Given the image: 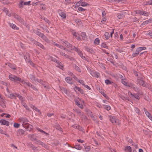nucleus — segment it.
<instances>
[{
	"label": "nucleus",
	"mask_w": 152,
	"mask_h": 152,
	"mask_svg": "<svg viewBox=\"0 0 152 152\" xmlns=\"http://www.w3.org/2000/svg\"><path fill=\"white\" fill-rule=\"evenodd\" d=\"M9 78L11 81L15 82H18L21 80V78L20 77L12 74L9 75Z\"/></svg>",
	"instance_id": "obj_2"
},
{
	"label": "nucleus",
	"mask_w": 152,
	"mask_h": 152,
	"mask_svg": "<svg viewBox=\"0 0 152 152\" xmlns=\"http://www.w3.org/2000/svg\"><path fill=\"white\" fill-rule=\"evenodd\" d=\"M28 63L30 64L31 66L33 67L35 66V64H34L31 60H29L28 61Z\"/></svg>",
	"instance_id": "obj_51"
},
{
	"label": "nucleus",
	"mask_w": 152,
	"mask_h": 152,
	"mask_svg": "<svg viewBox=\"0 0 152 152\" xmlns=\"http://www.w3.org/2000/svg\"><path fill=\"white\" fill-rule=\"evenodd\" d=\"M60 89L61 90L62 92L66 94H69V91H68L66 88H64L63 87H60Z\"/></svg>",
	"instance_id": "obj_22"
},
{
	"label": "nucleus",
	"mask_w": 152,
	"mask_h": 152,
	"mask_svg": "<svg viewBox=\"0 0 152 152\" xmlns=\"http://www.w3.org/2000/svg\"><path fill=\"white\" fill-rule=\"evenodd\" d=\"M9 24L10 26L13 29L18 30L19 29L15 24L11 23H9Z\"/></svg>",
	"instance_id": "obj_36"
},
{
	"label": "nucleus",
	"mask_w": 152,
	"mask_h": 152,
	"mask_svg": "<svg viewBox=\"0 0 152 152\" xmlns=\"http://www.w3.org/2000/svg\"><path fill=\"white\" fill-rule=\"evenodd\" d=\"M15 18L22 23H24V21L20 16L16 15H14Z\"/></svg>",
	"instance_id": "obj_11"
},
{
	"label": "nucleus",
	"mask_w": 152,
	"mask_h": 152,
	"mask_svg": "<svg viewBox=\"0 0 152 152\" xmlns=\"http://www.w3.org/2000/svg\"><path fill=\"white\" fill-rule=\"evenodd\" d=\"M100 93L106 98V99H108V97L107 96V95L105 94L104 92L101 91Z\"/></svg>",
	"instance_id": "obj_52"
},
{
	"label": "nucleus",
	"mask_w": 152,
	"mask_h": 152,
	"mask_svg": "<svg viewBox=\"0 0 152 152\" xmlns=\"http://www.w3.org/2000/svg\"><path fill=\"white\" fill-rule=\"evenodd\" d=\"M73 50H74L75 51L77 52L79 56L80 55H81V54L83 53L80 50L79 48L75 47V48H73Z\"/></svg>",
	"instance_id": "obj_20"
},
{
	"label": "nucleus",
	"mask_w": 152,
	"mask_h": 152,
	"mask_svg": "<svg viewBox=\"0 0 152 152\" xmlns=\"http://www.w3.org/2000/svg\"><path fill=\"white\" fill-rule=\"evenodd\" d=\"M57 64H58V65L57 66V67H58L61 69H63L64 65L61 62H60L59 61L58 63H57Z\"/></svg>",
	"instance_id": "obj_34"
},
{
	"label": "nucleus",
	"mask_w": 152,
	"mask_h": 152,
	"mask_svg": "<svg viewBox=\"0 0 152 152\" xmlns=\"http://www.w3.org/2000/svg\"><path fill=\"white\" fill-rule=\"evenodd\" d=\"M53 45H55L57 47H58V48H60L61 49H63L64 50H67L66 49V48H64V46L61 45H59L58 44L56 43L55 42L54 43V44H53Z\"/></svg>",
	"instance_id": "obj_24"
},
{
	"label": "nucleus",
	"mask_w": 152,
	"mask_h": 152,
	"mask_svg": "<svg viewBox=\"0 0 152 152\" xmlns=\"http://www.w3.org/2000/svg\"><path fill=\"white\" fill-rule=\"evenodd\" d=\"M79 5H81L83 7H85L89 6V4L83 1L82 0H80L76 4V6H78Z\"/></svg>",
	"instance_id": "obj_5"
},
{
	"label": "nucleus",
	"mask_w": 152,
	"mask_h": 152,
	"mask_svg": "<svg viewBox=\"0 0 152 152\" xmlns=\"http://www.w3.org/2000/svg\"><path fill=\"white\" fill-rule=\"evenodd\" d=\"M126 80V78H124V79L121 80V82L123 84L128 87L129 84H128L125 81V80Z\"/></svg>",
	"instance_id": "obj_38"
},
{
	"label": "nucleus",
	"mask_w": 152,
	"mask_h": 152,
	"mask_svg": "<svg viewBox=\"0 0 152 152\" xmlns=\"http://www.w3.org/2000/svg\"><path fill=\"white\" fill-rule=\"evenodd\" d=\"M31 1H29L27 2H25L23 1H21L18 4L19 7L20 8H22L23 7V5H29Z\"/></svg>",
	"instance_id": "obj_4"
},
{
	"label": "nucleus",
	"mask_w": 152,
	"mask_h": 152,
	"mask_svg": "<svg viewBox=\"0 0 152 152\" xmlns=\"http://www.w3.org/2000/svg\"><path fill=\"white\" fill-rule=\"evenodd\" d=\"M142 79L139 78L137 79V84H139V85H142L143 87H145V82Z\"/></svg>",
	"instance_id": "obj_6"
},
{
	"label": "nucleus",
	"mask_w": 152,
	"mask_h": 152,
	"mask_svg": "<svg viewBox=\"0 0 152 152\" xmlns=\"http://www.w3.org/2000/svg\"><path fill=\"white\" fill-rule=\"evenodd\" d=\"M34 33H35L37 35H38V36H39L40 37H41L42 36H43V34L42 33L40 32L39 31L37 30H35L34 31Z\"/></svg>",
	"instance_id": "obj_33"
},
{
	"label": "nucleus",
	"mask_w": 152,
	"mask_h": 152,
	"mask_svg": "<svg viewBox=\"0 0 152 152\" xmlns=\"http://www.w3.org/2000/svg\"><path fill=\"white\" fill-rule=\"evenodd\" d=\"M78 10L80 11L83 12L85 11L86 10V9L83 8L81 7H79L78 8Z\"/></svg>",
	"instance_id": "obj_64"
},
{
	"label": "nucleus",
	"mask_w": 152,
	"mask_h": 152,
	"mask_svg": "<svg viewBox=\"0 0 152 152\" xmlns=\"http://www.w3.org/2000/svg\"><path fill=\"white\" fill-rule=\"evenodd\" d=\"M37 81L39 83L41 84L42 85L44 86V87H46V86H45V81H43V80L41 79H39L38 78L37 79Z\"/></svg>",
	"instance_id": "obj_26"
},
{
	"label": "nucleus",
	"mask_w": 152,
	"mask_h": 152,
	"mask_svg": "<svg viewBox=\"0 0 152 152\" xmlns=\"http://www.w3.org/2000/svg\"><path fill=\"white\" fill-rule=\"evenodd\" d=\"M9 97L11 99H15L16 96L15 95L12 94H10L9 95Z\"/></svg>",
	"instance_id": "obj_61"
},
{
	"label": "nucleus",
	"mask_w": 152,
	"mask_h": 152,
	"mask_svg": "<svg viewBox=\"0 0 152 152\" xmlns=\"http://www.w3.org/2000/svg\"><path fill=\"white\" fill-rule=\"evenodd\" d=\"M72 148H75L77 150H81L82 149V147L80 146V145L79 144H77L74 147H72V146H70Z\"/></svg>",
	"instance_id": "obj_37"
},
{
	"label": "nucleus",
	"mask_w": 152,
	"mask_h": 152,
	"mask_svg": "<svg viewBox=\"0 0 152 152\" xmlns=\"http://www.w3.org/2000/svg\"><path fill=\"white\" fill-rule=\"evenodd\" d=\"M103 105L104 106V108L108 111L111 109V107L110 106L105 104H103Z\"/></svg>",
	"instance_id": "obj_42"
},
{
	"label": "nucleus",
	"mask_w": 152,
	"mask_h": 152,
	"mask_svg": "<svg viewBox=\"0 0 152 152\" xmlns=\"http://www.w3.org/2000/svg\"><path fill=\"white\" fill-rule=\"evenodd\" d=\"M65 46L67 48L70 49V50H73V48H75V46H73L72 45L70 44L68 42V43H67V44Z\"/></svg>",
	"instance_id": "obj_17"
},
{
	"label": "nucleus",
	"mask_w": 152,
	"mask_h": 152,
	"mask_svg": "<svg viewBox=\"0 0 152 152\" xmlns=\"http://www.w3.org/2000/svg\"><path fill=\"white\" fill-rule=\"evenodd\" d=\"M33 41H34V44L36 45L37 46H38L39 47L41 48L44 49L45 50V47L43 46V45L40 43L36 41L34 39H33Z\"/></svg>",
	"instance_id": "obj_10"
},
{
	"label": "nucleus",
	"mask_w": 152,
	"mask_h": 152,
	"mask_svg": "<svg viewBox=\"0 0 152 152\" xmlns=\"http://www.w3.org/2000/svg\"><path fill=\"white\" fill-rule=\"evenodd\" d=\"M85 147V149L86 152H88L90 151L91 149V147L90 146H88L86 147H85Z\"/></svg>",
	"instance_id": "obj_48"
},
{
	"label": "nucleus",
	"mask_w": 152,
	"mask_h": 152,
	"mask_svg": "<svg viewBox=\"0 0 152 152\" xmlns=\"http://www.w3.org/2000/svg\"><path fill=\"white\" fill-rule=\"evenodd\" d=\"M110 121L113 124H114L116 123V120L113 116H110Z\"/></svg>",
	"instance_id": "obj_28"
},
{
	"label": "nucleus",
	"mask_w": 152,
	"mask_h": 152,
	"mask_svg": "<svg viewBox=\"0 0 152 152\" xmlns=\"http://www.w3.org/2000/svg\"><path fill=\"white\" fill-rule=\"evenodd\" d=\"M75 102L76 104L80 108L82 109L83 108V106L82 104H80V102L77 99L75 100Z\"/></svg>",
	"instance_id": "obj_19"
},
{
	"label": "nucleus",
	"mask_w": 152,
	"mask_h": 152,
	"mask_svg": "<svg viewBox=\"0 0 152 152\" xmlns=\"http://www.w3.org/2000/svg\"><path fill=\"white\" fill-rule=\"evenodd\" d=\"M133 73L134 75H135L136 76H137V77L141 79H143V76H139V75L138 74V72L136 71H135L134 70H133Z\"/></svg>",
	"instance_id": "obj_27"
},
{
	"label": "nucleus",
	"mask_w": 152,
	"mask_h": 152,
	"mask_svg": "<svg viewBox=\"0 0 152 152\" xmlns=\"http://www.w3.org/2000/svg\"><path fill=\"white\" fill-rule=\"evenodd\" d=\"M139 52H138L136 50L135 52L132 54V56L133 57H136L139 54Z\"/></svg>",
	"instance_id": "obj_56"
},
{
	"label": "nucleus",
	"mask_w": 152,
	"mask_h": 152,
	"mask_svg": "<svg viewBox=\"0 0 152 152\" xmlns=\"http://www.w3.org/2000/svg\"><path fill=\"white\" fill-rule=\"evenodd\" d=\"M40 7L42 9L45 10H46V7L45 6V4H40Z\"/></svg>",
	"instance_id": "obj_57"
},
{
	"label": "nucleus",
	"mask_w": 152,
	"mask_h": 152,
	"mask_svg": "<svg viewBox=\"0 0 152 152\" xmlns=\"http://www.w3.org/2000/svg\"><path fill=\"white\" fill-rule=\"evenodd\" d=\"M78 82L84 86L85 85L84 81L82 80H78Z\"/></svg>",
	"instance_id": "obj_63"
},
{
	"label": "nucleus",
	"mask_w": 152,
	"mask_h": 152,
	"mask_svg": "<svg viewBox=\"0 0 152 152\" xmlns=\"http://www.w3.org/2000/svg\"><path fill=\"white\" fill-rule=\"evenodd\" d=\"M8 66L10 68L14 70H16V68L15 65L14 64H12L11 63L8 64Z\"/></svg>",
	"instance_id": "obj_32"
},
{
	"label": "nucleus",
	"mask_w": 152,
	"mask_h": 152,
	"mask_svg": "<svg viewBox=\"0 0 152 152\" xmlns=\"http://www.w3.org/2000/svg\"><path fill=\"white\" fill-rule=\"evenodd\" d=\"M146 49V48L145 47H139L137 48L136 50L140 53L142 50H145Z\"/></svg>",
	"instance_id": "obj_31"
},
{
	"label": "nucleus",
	"mask_w": 152,
	"mask_h": 152,
	"mask_svg": "<svg viewBox=\"0 0 152 152\" xmlns=\"http://www.w3.org/2000/svg\"><path fill=\"white\" fill-rule=\"evenodd\" d=\"M66 58L69 59L70 60H74V58L73 57L66 54V55H65V56Z\"/></svg>",
	"instance_id": "obj_58"
},
{
	"label": "nucleus",
	"mask_w": 152,
	"mask_h": 152,
	"mask_svg": "<svg viewBox=\"0 0 152 152\" xmlns=\"http://www.w3.org/2000/svg\"><path fill=\"white\" fill-rule=\"evenodd\" d=\"M59 15L61 17L62 19H66V14L65 13L60 12H59Z\"/></svg>",
	"instance_id": "obj_14"
},
{
	"label": "nucleus",
	"mask_w": 152,
	"mask_h": 152,
	"mask_svg": "<svg viewBox=\"0 0 152 152\" xmlns=\"http://www.w3.org/2000/svg\"><path fill=\"white\" fill-rule=\"evenodd\" d=\"M72 127L75 128L76 129H80V128H82V127L80 126H78V125H74Z\"/></svg>",
	"instance_id": "obj_62"
},
{
	"label": "nucleus",
	"mask_w": 152,
	"mask_h": 152,
	"mask_svg": "<svg viewBox=\"0 0 152 152\" xmlns=\"http://www.w3.org/2000/svg\"><path fill=\"white\" fill-rule=\"evenodd\" d=\"M65 81L67 83L70 84H72L73 83V81L72 78L69 77H65Z\"/></svg>",
	"instance_id": "obj_12"
},
{
	"label": "nucleus",
	"mask_w": 152,
	"mask_h": 152,
	"mask_svg": "<svg viewBox=\"0 0 152 152\" xmlns=\"http://www.w3.org/2000/svg\"><path fill=\"white\" fill-rule=\"evenodd\" d=\"M31 107L34 110H35L36 111L39 113L40 114L41 113V112L40 111V110H39L35 106L32 105Z\"/></svg>",
	"instance_id": "obj_39"
},
{
	"label": "nucleus",
	"mask_w": 152,
	"mask_h": 152,
	"mask_svg": "<svg viewBox=\"0 0 152 152\" xmlns=\"http://www.w3.org/2000/svg\"><path fill=\"white\" fill-rule=\"evenodd\" d=\"M81 35L83 39V40H85L87 39V36L86 35V34L85 32H82Z\"/></svg>",
	"instance_id": "obj_30"
},
{
	"label": "nucleus",
	"mask_w": 152,
	"mask_h": 152,
	"mask_svg": "<svg viewBox=\"0 0 152 152\" xmlns=\"http://www.w3.org/2000/svg\"><path fill=\"white\" fill-rule=\"evenodd\" d=\"M151 21L152 20L151 19H149L143 22V23H142V25L147 24L149 23H151Z\"/></svg>",
	"instance_id": "obj_44"
},
{
	"label": "nucleus",
	"mask_w": 152,
	"mask_h": 152,
	"mask_svg": "<svg viewBox=\"0 0 152 152\" xmlns=\"http://www.w3.org/2000/svg\"><path fill=\"white\" fill-rule=\"evenodd\" d=\"M29 87H30L31 88H32L33 90H34V91H37L38 90L37 88L35 86H34L31 83H30V85H29Z\"/></svg>",
	"instance_id": "obj_43"
},
{
	"label": "nucleus",
	"mask_w": 152,
	"mask_h": 152,
	"mask_svg": "<svg viewBox=\"0 0 152 152\" xmlns=\"http://www.w3.org/2000/svg\"><path fill=\"white\" fill-rule=\"evenodd\" d=\"M18 136L21 135H26L27 134L26 132L22 129H18L17 132Z\"/></svg>",
	"instance_id": "obj_7"
},
{
	"label": "nucleus",
	"mask_w": 152,
	"mask_h": 152,
	"mask_svg": "<svg viewBox=\"0 0 152 152\" xmlns=\"http://www.w3.org/2000/svg\"><path fill=\"white\" fill-rule=\"evenodd\" d=\"M99 43V39L98 38H96L94 41V43L95 44L98 45Z\"/></svg>",
	"instance_id": "obj_49"
},
{
	"label": "nucleus",
	"mask_w": 152,
	"mask_h": 152,
	"mask_svg": "<svg viewBox=\"0 0 152 152\" xmlns=\"http://www.w3.org/2000/svg\"><path fill=\"white\" fill-rule=\"evenodd\" d=\"M41 38L46 42L48 43L50 42V41L49 40L48 38L44 34H43V36L42 35Z\"/></svg>",
	"instance_id": "obj_25"
},
{
	"label": "nucleus",
	"mask_w": 152,
	"mask_h": 152,
	"mask_svg": "<svg viewBox=\"0 0 152 152\" xmlns=\"http://www.w3.org/2000/svg\"><path fill=\"white\" fill-rule=\"evenodd\" d=\"M101 47L102 48H108V47L107 44L104 43H102V44Z\"/></svg>",
	"instance_id": "obj_53"
},
{
	"label": "nucleus",
	"mask_w": 152,
	"mask_h": 152,
	"mask_svg": "<svg viewBox=\"0 0 152 152\" xmlns=\"http://www.w3.org/2000/svg\"><path fill=\"white\" fill-rule=\"evenodd\" d=\"M0 98L1 99V100L0 101V105L4 108L6 107V106L4 103V100L1 97Z\"/></svg>",
	"instance_id": "obj_18"
},
{
	"label": "nucleus",
	"mask_w": 152,
	"mask_h": 152,
	"mask_svg": "<svg viewBox=\"0 0 152 152\" xmlns=\"http://www.w3.org/2000/svg\"><path fill=\"white\" fill-rule=\"evenodd\" d=\"M85 50L91 53L94 54V51L91 48H86Z\"/></svg>",
	"instance_id": "obj_21"
},
{
	"label": "nucleus",
	"mask_w": 152,
	"mask_h": 152,
	"mask_svg": "<svg viewBox=\"0 0 152 152\" xmlns=\"http://www.w3.org/2000/svg\"><path fill=\"white\" fill-rule=\"evenodd\" d=\"M126 14V12H125L123 11L121 12L118 14L117 17L119 19H121L125 16Z\"/></svg>",
	"instance_id": "obj_9"
},
{
	"label": "nucleus",
	"mask_w": 152,
	"mask_h": 152,
	"mask_svg": "<svg viewBox=\"0 0 152 152\" xmlns=\"http://www.w3.org/2000/svg\"><path fill=\"white\" fill-rule=\"evenodd\" d=\"M0 122L3 125H5L7 126L9 125V122L5 120L2 119L0 120Z\"/></svg>",
	"instance_id": "obj_16"
},
{
	"label": "nucleus",
	"mask_w": 152,
	"mask_h": 152,
	"mask_svg": "<svg viewBox=\"0 0 152 152\" xmlns=\"http://www.w3.org/2000/svg\"><path fill=\"white\" fill-rule=\"evenodd\" d=\"M124 151L125 152H132L131 147L129 146H127L125 147Z\"/></svg>",
	"instance_id": "obj_23"
},
{
	"label": "nucleus",
	"mask_w": 152,
	"mask_h": 152,
	"mask_svg": "<svg viewBox=\"0 0 152 152\" xmlns=\"http://www.w3.org/2000/svg\"><path fill=\"white\" fill-rule=\"evenodd\" d=\"M20 124L18 123H15L14 124V126L15 128H18L19 127Z\"/></svg>",
	"instance_id": "obj_59"
},
{
	"label": "nucleus",
	"mask_w": 152,
	"mask_h": 152,
	"mask_svg": "<svg viewBox=\"0 0 152 152\" xmlns=\"http://www.w3.org/2000/svg\"><path fill=\"white\" fill-rule=\"evenodd\" d=\"M128 87L132 89L134 91L137 92H139V88L137 87L135 84L133 83H130L129 84Z\"/></svg>",
	"instance_id": "obj_3"
},
{
	"label": "nucleus",
	"mask_w": 152,
	"mask_h": 152,
	"mask_svg": "<svg viewBox=\"0 0 152 152\" xmlns=\"http://www.w3.org/2000/svg\"><path fill=\"white\" fill-rule=\"evenodd\" d=\"M30 137H31V139L32 141L36 140H37V137L34 134H30Z\"/></svg>",
	"instance_id": "obj_29"
},
{
	"label": "nucleus",
	"mask_w": 152,
	"mask_h": 152,
	"mask_svg": "<svg viewBox=\"0 0 152 152\" xmlns=\"http://www.w3.org/2000/svg\"><path fill=\"white\" fill-rule=\"evenodd\" d=\"M68 42L64 40V39H61L60 40V42L62 44L64 45L65 46H66L67 44V43H68Z\"/></svg>",
	"instance_id": "obj_40"
},
{
	"label": "nucleus",
	"mask_w": 152,
	"mask_h": 152,
	"mask_svg": "<svg viewBox=\"0 0 152 152\" xmlns=\"http://www.w3.org/2000/svg\"><path fill=\"white\" fill-rule=\"evenodd\" d=\"M90 69V74L92 76L96 78H98L99 77L100 75L98 72L95 71L93 72L91 71V69Z\"/></svg>",
	"instance_id": "obj_8"
},
{
	"label": "nucleus",
	"mask_w": 152,
	"mask_h": 152,
	"mask_svg": "<svg viewBox=\"0 0 152 152\" xmlns=\"http://www.w3.org/2000/svg\"><path fill=\"white\" fill-rule=\"evenodd\" d=\"M23 105L26 108V109L27 110H29V108L28 107V106L26 105V104L25 103H23Z\"/></svg>",
	"instance_id": "obj_54"
},
{
	"label": "nucleus",
	"mask_w": 152,
	"mask_h": 152,
	"mask_svg": "<svg viewBox=\"0 0 152 152\" xmlns=\"http://www.w3.org/2000/svg\"><path fill=\"white\" fill-rule=\"evenodd\" d=\"M29 78L32 81L36 82L37 78H36L35 75L30 74L29 75Z\"/></svg>",
	"instance_id": "obj_15"
},
{
	"label": "nucleus",
	"mask_w": 152,
	"mask_h": 152,
	"mask_svg": "<svg viewBox=\"0 0 152 152\" xmlns=\"http://www.w3.org/2000/svg\"><path fill=\"white\" fill-rule=\"evenodd\" d=\"M75 111L80 116L82 115L81 110L79 109H75Z\"/></svg>",
	"instance_id": "obj_46"
},
{
	"label": "nucleus",
	"mask_w": 152,
	"mask_h": 152,
	"mask_svg": "<svg viewBox=\"0 0 152 152\" xmlns=\"http://www.w3.org/2000/svg\"><path fill=\"white\" fill-rule=\"evenodd\" d=\"M19 122L22 124V126L28 131H30L32 128L33 126L28 124V120L25 117H21L19 119Z\"/></svg>",
	"instance_id": "obj_1"
},
{
	"label": "nucleus",
	"mask_w": 152,
	"mask_h": 152,
	"mask_svg": "<svg viewBox=\"0 0 152 152\" xmlns=\"http://www.w3.org/2000/svg\"><path fill=\"white\" fill-rule=\"evenodd\" d=\"M105 83H106L107 85H109L111 84L113 82H112L111 81L107 79L105 80Z\"/></svg>",
	"instance_id": "obj_50"
},
{
	"label": "nucleus",
	"mask_w": 152,
	"mask_h": 152,
	"mask_svg": "<svg viewBox=\"0 0 152 152\" xmlns=\"http://www.w3.org/2000/svg\"><path fill=\"white\" fill-rule=\"evenodd\" d=\"M75 69L77 71L79 72H81V70L80 69V68L76 64L74 66Z\"/></svg>",
	"instance_id": "obj_41"
},
{
	"label": "nucleus",
	"mask_w": 152,
	"mask_h": 152,
	"mask_svg": "<svg viewBox=\"0 0 152 152\" xmlns=\"http://www.w3.org/2000/svg\"><path fill=\"white\" fill-rule=\"evenodd\" d=\"M143 110L146 115L152 121V115H151L145 108H143Z\"/></svg>",
	"instance_id": "obj_13"
},
{
	"label": "nucleus",
	"mask_w": 152,
	"mask_h": 152,
	"mask_svg": "<svg viewBox=\"0 0 152 152\" xmlns=\"http://www.w3.org/2000/svg\"><path fill=\"white\" fill-rule=\"evenodd\" d=\"M50 58H51V61H53L55 62H56V63H58V61H59L57 60L56 58H53L52 56L50 57Z\"/></svg>",
	"instance_id": "obj_47"
},
{
	"label": "nucleus",
	"mask_w": 152,
	"mask_h": 152,
	"mask_svg": "<svg viewBox=\"0 0 152 152\" xmlns=\"http://www.w3.org/2000/svg\"><path fill=\"white\" fill-rule=\"evenodd\" d=\"M32 150L34 152H37V151H39V149L37 147H35L34 146Z\"/></svg>",
	"instance_id": "obj_60"
},
{
	"label": "nucleus",
	"mask_w": 152,
	"mask_h": 152,
	"mask_svg": "<svg viewBox=\"0 0 152 152\" xmlns=\"http://www.w3.org/2000/svg\"><path fill=\"white\" fill-rule=\"evenodd\" d=\"M37 130L39 132H40L42 134H45L46 135V136H48L49 135V134L46 132H45L43 130L41 129L38 128L37 129Z\"/></svg>",
	"instance_id": "obj_35"
},
{
	"label": "nucleus",
	"mask_w": 152,
	"mask_h": 152,
	"mask_svg": "<svg viewBox=\"0 0 152 152\" xmlns=\"http://www.w3.org/2000/svg\"><path fill=\"white\" fill-rule=\"evenodd\" d=\"M105 38L107 39H108L110 37L109 33L108 32H105L104 34Z\"/></svg>",
	"instance_id": "obj_45"
},
{
	"label": "nucleus",
	"mask_w": 152,
	"mask_h": 152,
	"mask_svg": "<svg viewBox=\"0 0 152 152\" xmlns=\"http://www.w3.org/2000/svg\"><path fill=\"white\" fill-rule=\"evenodd\" d=\"M75 37L78 40L81 41V38L78 34H77V35H75Z\"/></svg>",
	"instance_id": "obj_55"
}]
</instances>
